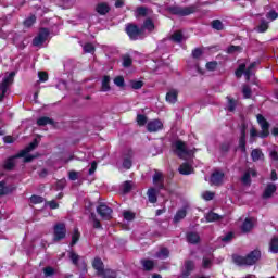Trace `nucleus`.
I'll use <instances>...</instances> for the list:
<instances>
[{"label":"nucleus","mask_w":278,"mask_h":278,"mask_svg":"<svg viewBox=\"0 0 278 278\" xmlns=\"http://www.w3.org/2000/svg\"><path fill=\"white\" fill-rule=\"evenodd\" d=\"M141 29L144 36V31H149V34L153 33L155 30V23H153V20L151 17H148L143 21V24L141 25Z\"/></svg>","instance_id":"aec40b11"},{"label":"nucleus","mask_w":278,"mask_h":278,"mask_svg":"<svg viewBox=\"0 0 278 278\" xmlns=\"http://www.w3.org/2000/svg\"><path fill=\"white\" fill-rule=\"evenodd\" d=\"M233 240V232H228L222 237V242H231Z\"/></svg>","instance_id":"338daca9"},{"label":"nucleus","mask_w":278,"mask_h":278,"mask_svg":"<svg viewBox=\"0 0 278 278\" xmlns=\"http://www.w3.org/2000/svg\"><path fill=\"white\" fill-rule=\"evenodd\" d=\"M219 151L223 155H227L231 151V141H224L219 144Z\"/></svg>","instance_id":"58836bf2"},{"label":"nucleus","mask_w":278,"mask_h":278,"mask_svg":"<svg viewBox=\"0 0 278 278\" xmlns=\"http://www.w3.org/2000/svg\"><path fill=\"white\" fill-rule=\"evenodd\" d=\"M112 207L108 206L105 203L101 202L97 206V213L102 218V220H112V214H113Z\"/></svg>","instance_id":"1a4fd4ad"},{"label":"nucleus","mask_w":278,"mask_h":278,"mask_svg":"<svg viewBox=\"0 0 278 278\" xmlns=\"http://www.w3.org/2000/svg\"><path fill=\"white\" fill-rule=\"evenodd\" d=\"M169 255H170V251H168L167 248H163L156 253V257H160L161 260H167Z\"/></svg>","instance_id":"49530a36"},{"label":"nucleus","mask_w":278,"mask_h":278,"mask_svg":"<svg viewBox=\"0 0 278 278\" xmlns=\"http://www.w3.org/2000/svg\"><path fill=\"white\" fill-rule=\"evenodd\" d=\"M201 55H203V50L201 48H195L194 50H192V58L194 60H199Z\"/></svg>","instance_id":"e2e57ef3"},{"label":"nucleus","mask_w":278,"mask_h":278,"mask_svg":"<svg viewBox=\"0 0 278 278\" xmlns=\"http://www.w3.org/2000/svg\"><path fill=\"white\" fill-rule=\"evenodd\" d=\"M256 121L262 129V131L258 134V138L265 139L270 136V123L264 117L262 114L256 115Z\"/></svg>","instance_id":"39448f33"},{"label":"nucleus","mask_w":278,"mask_h":278,"mask_svg":"<svg viewBox=\"0 0 278 278\" xmlns=\"http://www.w3.org/2000/svg\"><path fill=\"white\" fill-rule=\"evenodd\" d=\"M110 10H112V8L110 7V4L108 2H100L94 8V11L100 16H105L106 14H110Z\"/></svg>","instance_id":"f3484780"},{"label":"nucleus","mask_w":278,"mask_h":278,"mask_svg":"<svg viewBox=\"0 0 278 278\" xmlns=\"http://www.w3.org/2000/svg\"><path fill=\"white\" fill-rule=\"evenodd\" d=\"M223 217L219 214L212 212V211L206 214V223H216L217 220H220Z\"/></svg>","instance_id":"e433bc0d"},{"label":"nucleus","mask_w":278,"mask_h":278,"mask_svg":"<svg viewBox=\"0 0 278 278\" xmlns=\"http://www.w3.org/2000/svg\"><path fill=\"white\" fill-rule=\"evenodd\" d=\"M269 252L270 253H278V238L277 237H273L270 242H269Z\"/></svg>","instance_id":"79ce46f5"},{"label":"nucleus","mask_w":278,"mask_h":278,"mask_svg":"<svg viewBox=\"0 0 278 278\" xmlns=\"http://www.w3.org/2000/svg\"><path fill=\"white\" fill-rule=\"evenodd\" d=\"M20 157H23V156H18V154H15V155L7 159L3 164L4 170H14V168L16 166V160H18Z\"/></svg>","instance_id":"6ab92c4d"},{"label":"nucleus","mask_w":278,"mask_h":278,"mask_svg":"<svg viewBox=\"0 0 278 278\" xmlns=\"http://www.w3.org/2000/svg\"><path fill=\"white\" fill-rule=\"evenodd\" d=\"M215 197V193L212 192V191H205L203 194H202V199H204V201H212Z\"/></svg>","instance_id":"052dcab7"},{"label":"nucleus","mask_w":278,"mask_h":278,"mask_svg":"<svg viewBox=\"0 0 278 278\" xmlns=\"http://www.w3.org/2000/svg\"><path fill=\"white\" fill-rule=\"evenodd\" d=\"M54 121L51 117L42 116L37 119V125L39 127H45L46 125H54Z\"/></svg>","instance_id":"2f4dec72"},{"label":"nucleus","mask_w":278,"mask_h":278,"mask_svg":"<svg viewBox=\"0 0 278 278\" xmlns=\"http://www.w3.org/2000/svg\"><path fill=\"white\" fill-rule=\"evenodd\" d=\"M146 123H147V115L138 114L137 115V124L139 125V127H144Z\"/></svg>","instance_id":"864d4df0"},{"label":"nucleus","mask_w":278,"mask_h":278,"mask_svg":"<svg viewBox=\"0 0 278 278\" xmlns=\"http://www.w3.org/2000/svg\"><path fill=\"white\" fill-rule=\"evenodd\" d=\"M179 97V92L177 90H170L166 93L167 103H177V98Z\"/></svg>","instance_id":"473e14b6"},{"label":"nucleus","mask_w":278,"mask_h":278,"mask_svg":"<svg viewBox=\"0 0 278 278\" xmlns=\"http://www.w3.org/2000/svg\"><path fill=\"white\" fill-rule=\"evenodd\" d=\"M29 201L33 203V205H40V203H45V198L42 195L33 194L29 198Z\"/></svg>","instance_id":"c03bdc74"},{"label":"nucleus","mask_w":278,"mask_h":278,"mask_svg":"<svg viewBox=\"0 0 278 278\" xmlns=\"http://www.w3.org/2000/svg\"><path fill=\"white\" fill-rule=\"evenodd\" d=\"M228 103H227V110L228 112H236V108H238V100L227 97L226 98Z\"/></svg>","instance_id":"4c0bfd02"},{"label":"nucleus","mask_w":278,"mask_h":278,"mask_svg":"<svg viewBox=\"0 0 278 278\" xmlns=\"http://www.w3.org/2000/svg\"><path fill=\"white\" fill-rule=\"evenodd\" d=\"M187 242H189V244H199V242H201V236H199V232H188Z\"/></svg>","instance_id":"393cba45"},{"label":"nucleus","mask_w":278,"mask_h":278,"mask_svg":"<svg viewBox=\"0 0 278 278\" xmlns=\"http://www.w3.org/2000/svg\"><path fill=\"white\" fill-rule=\"evenodd\" d=\"M125 33L127 34L129 40H142L144 38V33L138 24L128 23L125 27Z\"/></svg>","instance_id":"20e7f679"},{"label":"nucleus","mask_w":278,"mask_h":278,"mask_svg":"<svg viewBox=\"0 0 278 278\" xmlns=\"http://www.w3.org/2000/svg\"><path fill=\"white\" fill-rule=\"evenodd\" d=\"M251 177H257V170L249 168L247 172L243 173L241 177V182L243 184V186H251Z\"/></svg>","instance_id":"dca6fc26"},{"label":"nucleus","mask_w":278,"mask_h":278,"mask_svg":"<svg viewBox=\"0 0 278 278\" xmlns=\"http://www.w3.org/2000/svg\"><path fill=\"white\" fill-rule=\"evenodd\" d=\"M16 76L15 72H11L8 76H5L2 80V83L0 84V90L1 92H8V86H10V84H14V77Z\"/></svg>","instance_id":"2eb2a0df"},{"label":"nucleus","mask_w":278,"mask_h":278,"mask_svg":"<svg viewBox=\"0 0 278 278\" xmlns=\"http://www.w3.org/2000/svg\"><path fill=\"white\" fill-rule=\"evenodd\" d=\"M43 275L45 277H53V275H55V269L51 266H47L43 268Z\"/></svg>","instance_id":"5fc2aeb1"},{"label":"nucleus","mask_w":278,"mask_h":278,"mask_svg":"<svg viewBox=\"0 0 278 278\" xmlns=\"http://www.w3.org/2000/svg\"><path fill=\"white\" fill-rule=\"evenodd\" d=\"M92 268L97 271L98 277L103 278H117L116 271L112 269H105V265L101 257L97 256L92 261Z\"/></svg>","instance_id":"f03ea898"},{"label":"nucleus","mask_w":278,"mask_h":278,"mask_svg":"<svg viewBox=\"0 0 278 278\" xmlns=\"http://www.w3.org/2000/svg\"><path fill=\"white\" fill-rule=\"evenodd\" d=\"M162 181H164V176L162 173H155L153 176V184H160Z\"/></svg>","instance_id":"69168bd1"},{"label":"nucleus","mask_w":278,"mask_h":278,"mask_svg":"<svg viewBox=\"0 0 278 278\" xmlns=\"http://www.w3.org/2000/svg\"><path fill=\"white\" fill-rule=\"evenodd\" d=\"M266 18H268L269 21H277V18H278V13H277V11H275V10L269 11V12L266 14Z\"/></svg>","instance_id":"bf43d9fd"},{"label":"nucleus","mask_w":278,"mask_h":278,"mask_svg":"<svg viewBox=\"0 0 278 278\" xmlns=\"http://www.w3.org/2000/svg\"><path fill=\"white\" fill-rule=\"evenodd\" d=\"M111 78L109 75H104L102 78L101 92H110L112 87L110 86Z\"/></svg>","instance_id":"bb28decb"},{"label":"nucleus","mask_w":278,"mask_h":278,"mask_svg":"<svg viewBox=\"0 0 278 278\" xmlns=\"http://www.w3.org/2000/svg\"><path fill=\"white\" fill-rule=\"evenodd\" d=\"M256 121L262 129V131L258 134V138L265 139L270 136V123L264 117L262 114L256 115Z\"/></svg>","instance_id":"423d86ee"},{"label":"nucleus","mask_w":278,"mask_h":278,"mask_svg":"<svg viewBox=\"0 0 278 278\" xmlns=\"http://www.w3.org/2000/svg\"><path fill=\"white\" fill-rule=\"evenodd\" d=\"M66 238V224L58 223L53 227V241L60 242Z\"/></svg>","instance_id":"6e6552de"},{"label":"nucleus","mask_w":278,"mask_h":278,"mask_svg":"<svg viewBox=\"0 0 278 278\" xmlns=\"http://www.w3.org/2000/svg\"><path fill=\"white\" fill-rule=\"evenodd\" d=\"M147 129L149 134H155L156 131L164 129V124L160 119H154L147 124Z\"/></svg>","instance_id":"ddd939ff"},{"label":"nucleus","mask_w":278,"mask_h":278,"mask_svg":"<svg viewBox=\"0 0 278 278\" xmlns=\"http://www.w3.org/2000/svg\"><path fill=\"white\" fill-rule=\"evenodd\" d=\"M235 75L237 79H240L244 75L245 81H251V77L255 75V72L251 67H247V64L241 63L235 71Z\"/></svg>","instance_id":"0eeeda50"},{"label":"nucleus","mask_w":278,"mask_h":278,"mask_svg":"<svg viewBox=\"0 0 278 278\" xmlns=\"http://www.w3.org/2000/svg\"><path fill=\"white\" fill-rule=\"evenodd\" d=\"M141 266H143V270H146V273H151V270L155 268V262H153V260L143 258L141 260Z\"/></svg>","instance_id":"b1692460"},{"label":"nucleus","mask_w":278,"mask_h":278,"mask_svg":"<svg viewBox=\"0 0 278 278\" xmlns=\"http://www.w3.org/2000/svg\"><path fill=\"white\" fill-rule=\"evenodd\" d=\"M241 47L240 46H233V45H231V46H229L228 48H227V53H229V54H231V53H236V51H241Z\"/></svg>","instance_id":"774afa93"},{"label":"nucleus","mask_w":278,"mask_h":278,"mask_svg":"<svg viewBox=\"0 0 278 278\" xmlns=\"http://www.w3.org/2000/svg\"><path fill=\"white\" fill-rule=\"evenodd\" d=\"M147 194L151 203H157V190L155 188L148 189Z\"/></svg>","instance_id":"c9c22d12"},{"label":"nucleus","mask_w":278,"mask_h":278,"mask_svg":"<svg viewBox=\"0 0 278 278\" xmlns=\"http://www.w3.org/2000/svg\"><path fill=\"white\" fill-rule=\"evenodd\" d=\"M134 157V150H128L126 153V157L123 160V168L126 170H129L131 166H134V161L131 159Z\"/></svg>","instance_id":"412c9836"},{"label":"nucleus","mask_w":278,"mask_h":278,"mask_svg":"<svg viewBox=\"0 0 278 278\" xmlns=\"http://www.w3.org/2000/svg\"><path fill=\"white\" fill-rule=\"evenodd\" d=\"M70 260L74 266H79V256L75 253V251L70 252Z\"/></svg>","instance_id":"8fccbe9b"},{"label":"nucleus","mask_w":278,"mask_h":278,"mask_svg":"<svg viewBox=\"0 0 278 278\" xmlns=\"http://www.w3.org/2000/svg\"><path fill=\"white\" fill-rule=\"evenodd\" d=\"M47 38H49V28H41L38 35L33 39V47H40V45H45V42H47Z\"/></svg>","instance_id":"9d476101"},{"label":"nucleus","mask_w":278,"mask_h":278,"mask_svg":"<svg viewBox=\"0 0 278 278\" xmlns=\"http://www.w3.org/2000/svg\"><path fill=\"white\" fill-rule=\"evenodd\" d=\"M254 225H253V220L249 217H247L241 226V231L243 233H249V231H251V229H253Z\"/></svg>","instance_id":"c85d7f7f"},{"label":"nucleus","mask_w":278,"mask_h":278,"mask_svg":"<svg viewBox=\"0 0 278 278\" xmlns=\"http://www.w3.org/2000/svg\"><path fill=\"white\" fill-rule=\"evenodd\" d=\"M173 42H181L184 40V34L181 31H176L172 35Z\"/></svg>","instance_id":"3c124183"},{"label":"nucleus","mask_w":278,"mask_h":278,"mask_svg":"<svg viewBox=\"0 0 278 278\" xmlns=\"http://www.w3.org/2000/svg\"><path fill=\"white\" fill-rule=\"evenodd\" d=\"M211 27L216 31H223V29H225V24H223L220 20H213L211 23Z\"/></svg>","instance_id":"ea45409f"},{"label":"nucleus","mask_w":278,"mask_h":278,"mask_svg":"<svg viewBox=\"0 0 278 278\" xmlns=\"http://www.w3.org/2000/svg\"><path fill=\"white\" fill-rule=\"evenodd\" d=\"M144 86V81L142 80H130V88L132 90H140Z\"/></svg>","instance_id":"09e8293b"},{"label":"nucleus","mask_w":278,"mask_h":278,"mask_svg":"<svg viewBox=\"0 0 278 278\" xmlns=\"http://www.w3.org/2000/svg\"><path fill=\"white\" fill-rule=\"evenodd\" d=\"M39 81L45 84V81H49V74L47 72H39L38 73Z\"/></svg>","instance_id":"680f3d73"},{"label":"nucleus","mask_w":278,"mask_h":278,"mask_svg":"<svg viewBox=\"0 0 278 278\" xmlns=\"http://www.w3.org/2000/svg\"><path fill=\"white\" fill-rule=\"evenodd\" d=\"M186 216H188V211L186 208L178 210L174 216V223H181Z\"/></svg>","instance_id":"7c9ffc66"},{"label":"nucleus","mask_w":278,"mask_h":278,"mask_svg":"<svg viewBox=\"0 0 278 278\" xmlns=\"http://www.w3.org/2000/svg\"><path fill=\"white\" fill-rule=\"evenodd\" d=\"M16 76L15 72H11L8 76H5L2 80V83L0 84V90L1 92H8V86H10V84H14V77Z\"/></svg>","instance_id":"4468645a"},{"label":"nucleus","mask_w":278,"mask_h":278,"mask_svg":"<svg viewBox=\"0 0 278 278\" xmlns=\"http://www.w3.org/2000/svg\"><path fill=\"white\" fill-rule=\"evenodd\" d=\"M167 12H169V14H173L174 16H190V14H194V12H197V7L170 5L167 7Z\"/></svg>","instance_id":"7ed1b4c3"},{"label":"nucleus","mask_w":278,"mask_h":278,"mask_svg":"<svg viewBox=\"0 0 278 278\" xmlns=\"http://www.w3.org/2000/svg\"><path fill=\"white\" fill-rule=\"evenodd\" d=\"M83 49H84L85 53H94V51H96L94 45H92L90 42L85 43Z\"/></svg>","instance_id":"13d9d810"},{"label":"nucleus","mask_w":278,"mask_h":278,"mask_svg":"<svg viewBox=\"0 0 278 278\" xmlns=\"http://www.w3.org/2000/svg\"><path fill=\"white\" fill-rule=\"evenodd\" d=\"M247 123L240 126L239 149L241 153H247Z\"/></svg>","instance_id":"9b49d317"},{"label":"nucleus","mask_w":278,"mask_h":278,"mask_svg":"<svg viewBox=\"0 0 278 278\" xmlns=\"http://www.w3.org/2000/svg\"><path fill=\"white\" fill-rule=\"evenodd\" d=\"M123 216H124V219H125V220L131 222V220H134V218H136V213H134V212H131V211H125V212L123 213Z\"/></svg>","instance_id":"6e6d98bb"},{"label":"nucleus","mask_w":278,"mask_h":278,"mask_svg":"<svg viewBox=\"0 0 278 278\" xmlns=\"http://www.w3.org/2000/svg\"><path fill=\"white\" fill-rule=\"evenodd\" d=\"M180 175H192V166L189 163H182L178 168Z\"/></svg>","instance_id":"c756f323"},{"label":"nucleus","mask_w":278,"mask_h":278,"mask_svg":"<svg viewBox=\"0 0 278 278\" xmlns=\"http://www.w3.org/2000/svg\"><path fill=\"white\" fill-rule=\"evenodd\" d=\"M172 149L175 153H177L178 157H181L182 155H188V148L186 147V143L181 140H176L172 143Z\"/></svg>","instance_id":"f8f14e48"},{"label":"nucleus","mask_w":278,"mask_h":278,"mask_svg":"<svg viewBox=\"0 0 278 278\" xmlns=\"http://www.w3.org/2000/svg\"><path fill=\"white\" fill-rule=\"evenodd\" d=\"M224 179H225V173H223V172L216 170L211 175L212 186H223Z\"/></svg>","instance_id":"a211bd4d"},{"label":"nucleus","mask_w":278,"mask_h":278,"mask_svg":"<svg viewBox=\"0 0 278 278\" xmlns=\"http://www.w3.org/2000/svg\"><path fill=\"white\" fill-rule=\"evenodd\" d=\"M218 68V62L216 61H211L206 63V70L207 71H216Z\"/></svg>","instance_id":"0e129e2a"},{"label":"nucleus","mask_w":278,"mask_h":278,"mask_svg":"<svg viewBox=\"0 0 278 278\" xmlns=\"http://www.w3.org/2000/svg\"><path fill=\"white\" fill-rule=\"evenodd\" d=\"M35 23H36V15H30L23 22V25L24 27H27L29 29V27H33Z\"/></svg>","instance_id":"de8ad7c7"},{"label":"nucleus","mask_w":278,"mask_h":278,"mask_svg":"<svg viewBox=\"0 0 278 278\" xmlns=\"http://www.w3.org/2000/svg\"><path fill=\"white\" fill-rule=\"evenodd\" d=\"M262 260V252L260 250H253L245 256L235 254L232 261L237 266H255L256 262Z\"/></svg>","instance_id":"f257e3e1"},{"label":"nucleus","mask_w":278,"mask_h":278,"mask_svg":"<svg viewBox=\"0 0 278 278\" xmlns=\"http://www.w3.org/2000/svg\"><path fill=\"white\" fill-rule=\"evenodd\" d=\"M36 147H38V139L33 140V142H30L25 149L21 150L17 153V157H25V155H27V153H30V151H34Z\"/></svg>","instance_id":"4be33fe9"},{"label":"nucleus","mask_w":278,"mask_h":278,"mask_svg":"<svg viewBox=\"0 0 278 278\" xmlns=\"http://www.w3.org/2000/svg\"><path fill=\"white\" fill-rule=\"evenodd\" d=\"M192 270H194V261H186L182 277H190Z\"/></svg>","instance_id":"a878e982"},{"label":"nucleus","mask_w":278,"mask_h":278,"mask_svg":"<svg viewBox=\"0 0 278 278\" xmlns=\"http://www.w3.org/2000/svg\"><path fill=\"white\" fill-rule=\"evenodd\" d=\"M270 25L268 24V22L266 20H261L260 25L256 27V31L258 34H266V31H268Z\"/></svg>","instance_id":"f704fd0d"},{"label":"nucleus","mask_w":278,"mask_h":278,"mask_svg":"<svg viewBox=\"0 0 278 278\" xmlns=\"http://www.w3.org/2000/svg\"><path fill=\"white\" fill-rule=\"evenodd\" d=\"M115 86H118V88L125 87V78L123 76H117L114 78Z\"/></svg>","instance_id":"4d7b16f0"},{"label":"nucleus","mask_w":278,"mask_h":278,"mask_svg":"<svg viewBox=\"0 0 278 278\" xmlns=\"http://www.w3.org/2000/svg\"><path fill=\"white\" fill-rule=\"evenodd\" d=\"M136 12L137 16H147V14H149V9L147 7H138Z\"/></svg>","instance_id":"603ef678"},{"label":"nucleus","mask_w":278,"mask_h":278,"mask_svg":"<svg viewBox=\"0 0 278 278\" xmlns=\"http://www.w3.org/2000/svg\"><path fill=\"white\" fill-rule=\"evenodd\" d=\"M242 94H243V99H251V94H253V90L249 85L242 86Z\"/></svg>","instance_id":"a18cd8bd"},{"label":"nucleus","mask_w":278,"mask_h":278,"mask_svg":"<svg viewBox=\"0 0 278 278\" xmlns=\"http://www.w3.org/2000/svg\"><path fill=\"white\" fill-rule=\"evenodd\" d=\"M277 192V185L268 184L263 192V199H270Z\"/></svg>","instance_id":"5701e85b"},{"label":"nucleus","mask_w":278,"mask_h":278,"mask_svg":"<svg viewBox=\"0 0 278 278\" xmlns=\"http://www.w3.org/2000/svg\"><path fill=\"white\" fill-rule=\"evenodd\" d=\"M132 64H134V59H131V55L129 54L122 55V66L124 68H130Z\"/></svg>","instance_id":"72a5a7b5"},{"label":"nucleus","mask_w":278,"mask_h":278,"mask_svg":"<svg viewBox=\"0 0 278 278\" xmlns=\"http://www.w3.org/2000/svg\"><path fill=\"white\" fill-rule=\"evenodd\" d=\"M12 188L5 186V181H0V197L12 193Z\"/></svg>","instance_id":"37998d69"},{"label":"nucleus","mask_w":278,"mask_h":278,"mask_svg":"<svg viewBox=\"0 0 278 278\" xmlns=\"http://www.w3.org/2000/svg\"><path fill=\"white\" fill-rule=\"evenodd\" d=\"M252 162H260V160H264V152L262 149H253L251 152Z\"/></svg>","instance_id":"cd10ccee"},{"label":"nucleus","mask_w":278,"mask_h":278,"mask_svg":"<svg viewBox=\"0 0 278 278\" xmlns=\"http://www.w3.org/2000/svg\"><path fill=\"white\" fill-rule=\"evenodd\" d=\"M79 238H81V233L79 232V229L75 228L72 235V241L70 243V247H75V244L79 242Z\"/></svg>","instance_id":"a19ab883"}]
</instances>
